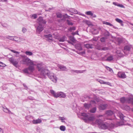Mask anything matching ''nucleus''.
Wrapping results in <instances>:
<instances>
[{
	"mask_svg": "<svg viewBox=\"0 0 133 133\" xmlns=\"http://www.w3.org/2000/svg\"><path fill=\"white\" fill-rule=\"evenodd\" d=\"M37 23L38 25L36 28V31L39 34L44 29V25L46 23V22L43 19L42 17L40 16L37 19Z\"/></svg>",
	"mask_w": 133,
	"mask_h": 133,
	"instance_id": "nucleus-1",
	"label": "nucleus"
},
{
	"mask_svg": "<svg viewBox=\"0 0 133 133\" xmlns=\"http://www.w3.org/2000/svg\"><path fill=\"white\" fill-rule=\"evenodd\" d=\"M91 16L92 17V18H95L96 17V16L95 14H93V13H92V15Z\"/></svg>",
	"mask_w": 133,
	"mask_h": 133,
	"instance_id": "nucleus-62",
	"label": "nucleus"
},
{
	"mask_svg": "<svg viewBox=\"0 0 133 133\" xmlns=\"http://www.w3.org/2000/svg\"><path fill=\"white\" fill-rule=\"evenodd\" d=\"M113 4L117 6L118 4L116 2H113Z\"/></svg>",
	"mask_w": 133,
	"mask_h": 133,
	"instance_id": "nucleus-61",
	"label": "nucleus"
},
{
	"mask_svg": "<svg viewBox=\"0 0 133 133\" xmlns=\"http://www.w3.org/2000/svg\"><path fill=\"white\" fill-rule=\"evenodd\" d=\"M69 39L73 43H75L76 42V40L74 37L72 36H70L69 37Z\"/></svg>",
	"mask_w": 133,
	"mask_h": 133,
	"instance_id": "nucleus-26",
	"label": "nucleus"
},
{
	"mask_svg": "<svg viewBox=\"0 0 133 133\" xmlns=\"http://www.w3.org/2000/svg\"><path fill=\"white\" fill-rule=\"evenodd\" d=\"M85 70H75V73H76L77 74L82 73H83L85 71Z\"/></svg>",
	"mask_w": 133,
	"mask_h": 133,
	"instance_id": "nucleus-36",
	"label": "nucleus"
},
{
	"mask_svg": "<svg viewBox=\"0 0 133 133\" xmlns=\"http://www.w3.org/2000/svg\"><path fill=\"white\" fill-rule=\"evenodd\" d=\"M92 13L91 11H89L85 12V14L88 15H89L91 16L92 15Z\"/></svg>",
	"mask_w": 133,
	"mask_h": 133,
	"instance_id": "nucleus-41",
	"label": "nucleus"
},
{
	"mask_svg": "<svg viewBox=\"0 0 133 133\" xmlns=\"http://www.w3.org/2000/svg\"><path fill=\"white\" fill-rule=\"evenodd\" d=\"M123 109L126 111H128L130 109V107L127 105H124V106Z\"/></svg>",
	"mask_w": 133,
	"mask_h": 133,
	"instance_id": "nucleus-33",
	"label": "nucleus"
},
{
	"mask_svg": "<svg viewBox=\"0 0 133 133\" xmlns=\"http://www.w3.org/2000/svg\"><path fill=\"white\" fill-rule=\"evenodd\" d=\"M57 17V18H61L63 17V15L62 14L60 13H57L56 14Z\"/></svg>",
	"mask_w": 133,
	"mask_h": 133,
	"instance_id": "nucleus-34",
	"label": "nucleus"
},
{
	"mask_svg": "<svg viewBox=\"0 0 133 133\" xmlns=\"http://www.w3.org/2000/svg\"><path fill=\"white\" fill-rule=\"evenodd\" d=\"M132 47V46L131 45H125L124 47V50L126 51H129L130 50V49Z\"/></svg>",
	"mask_w": 133,
	"mask_h": 133,
	"instance_id": "nucleus-12",
	"label": "nucleus"
},
{
	"mask_svg": "<svg viewBox=\"0 0 133 133\" xmlns=\"http://www.w3.org/2000/svg\"><path fill=\"white\" fill-rule=\"evenodd\" d=\"M76 48L79 50H82L81 44L80 43H77L75 45Z\"/></svg>",
	"mask_w": 133,
	"mask_h": 133,
	"instance_id": "nucleus-16",
	"label": "nucleus"
},
{
	"mask_svg": "<svg viewBox=\"0 0 133 133\" xmlns=\"http://www.w3.org/2000/svg\"><path fill=\"white\" fill-rule=\"evenodd\" d=\"M70 71L72 73H75V70L71 69L70 70Z\"/></svg>",
	"mask_w": 133,
	"mask_h": 133,
	"instance_id": "nucleus-63",
	"label": "nucleus"
},
{
	"mask_svg": "<svg viewBox=\"0 0 133 133\" xmlns=\"http://www.w3.org/2000/svg\"><path fill=\"white\" fill-rule=\"evenodd\" d=\"M58 66L59 68L62 71H67V68L63 65H59Z\"/></svg>",
	"mask_w": 133,
	"mask_h": 133,
	"instance_id": "nucleus-10",
	"label": "nucleus"
},
{
	"mask_svg": "<svg viewBox=\"0 0 133 133\" xmlns=\"http://www.w3.org/2000/svg\"><path fill=\"white\" fill-rule=\"evenodd\" d=\"M81 115L84 117V119L85 122H87L88 121H93L94 119V116L89 117L87 114L84 113H81Z\"/></svg>",
	"mask_w": 133,
	"mask_h": 133,
	"instance_id": "nucleus-5",
	"label": "nucleus"
},
{
	"mask_svg": "<svg viewBox=\"0 0 133 133\" xmlns=\"http://www.w3.org/2000/svg\"><path fill=\"white\" fill-rule=\"evenodd\" d=\"M1 37H3V38L4 39H8L10 40L16 41V39H15L14 38H13V36H8L6 37H3L2 36H0Z\"/></svg>",
	"mask_w": 133,
	"mask_h": 133,
	"instance_id": "nucleus-14",
	"label": "nucleus"
},
{
	"mask_svg": "<svg viewBox=\"0 0 133 133\" xmlns=\"http://www.w3.org/2000/svg\"><path fill=\"white\" fill-rule=\"evenodd\" d=\"M46 40L50 42L52 41V38H48L46 39Z\"/></svg>",
	"mask_w": 133,
	"mask_h": 133,
	"instance_id": "nucleus-57",
	"label": "nucleus"
},
{
	"mask_svg": "<svg viewBox=\"0 0 133 133\" xmlns=\"http://www.w3.org/2000/svg\"><path fill=\"white\" fill-rule=\"evenodd\" d=\"M114 127V125L113 124L111 123L110 124H108V129H112Z\"/></svg>",
	"mask_w": 133,
	"mask_h": 133,
	"instance_id": "nucleus-35",
	"label": "nucleus"
},
{
	"mask_svg": "<svg viewBox=\"0 0 133 133\" xmlns=\"http://www.w3.org/2000/svg\"><path fill=\"white\" fill-rule=\"evenodd\" d=\"M3 111L4 112L6 113H8L9 114H11L12 112L8 109L6 108V107H3Z\"/></svg>",
	"mask_w": 133,
	"mask_h": 133,
	"instance_id": "nucleus-20",
	"label": "nucleus"
},
{
	"mask_svg": "<svg viewBox=\"0 0 133 133\" xmlns=\"http://www.w3.org/2000/svg\"><path fill=\"white\" fill-rule=\"evenodd\" d=\"M117 6L120 7L121 8H124V6L123 5L121 4H118Z\"/></svg>",
	"mask_w": 133,
	"mask_h": 133,
	"instance_id": "nucleus-53",
	"label": "nucleus"
},
{
	"mask_svg": "<svg viewBox=\"0 0 133 133\" xmlns=\"http://www.w3.org/2000/svg\"><path fill=\"white\" fill-rule=\"evenodd\" d=\"M67 10L70 12L74 14H77L78 13L76 9H74L70 8L69 10Z\"/></svg>",
	"mask_w": 133,
	"mask_h": 133,
	"instance_id": "nucleus-18",
	"label": "nucleus"
},
{
	"mask_svg": "<svg viewBox=\"0 0 133 133\" xmlns=\"http://www.w3.org/2000/svg\"><path fill=\"white\" fill-rule=\"evenodd\" d=\"M118 116H119L120 119L123 121V122H125L128 119V118L124 116L123 114L121 113H119L118 114Z\"/></svg>",
	"mask_w": 133,
	"mask_h": 133,
	"instance_id": "nucleus-9",
	"label": "nucleus"
},
{
	"mask_svg": "<svg viewBox=\"0 0 133 133\" xmlns=\"http://www.w3.org/2000/svg\"><path fill=\"white\" fill-rule=\"evenodd\" d=\"M115 20L116 22L120 23L121 25H123V21L121 19L118 18H116L115 19Z\"/></svg>",
	"mask_w": 133,
	"mask_h": 133,
	"instance_id": "nucleus-27",
	"label": "nucleus"
},
{
	"mask_svg": "<svg viewBox=\"0 0 133 133\" xmlns=\"http://www.w3.org/2000/svg\"><path fill=\"white\" fill-rule=\"evenodd\" d=\"M102 121L100 119H98L96 120L95 123L96 124L100 126L102 123Z\"/></svg>",
	"mask_w": 133,
	"mask_h": 133,
	"instance_id": "nucleus-21",
	"label": "nucleus"
},
{
	"mask_svg": "<svg viewBox=\"0 0 133 133\" xmlns=\"http://www.w3.org/2000/svg\"><path fill=\"white\" fill-rule=\"evenodd\" d=\"M67 22L68 23V24L69 25H73V23L70 20H67Z\"/></svg>",
	"mask_w": 133,
	"mask_h": 133,
	"instance_id": "nucleus-43",
	"label": "nucleus"
},
{
	"mask_svg": "<svg viewBox=\"0 0 133 133\" xmlns=\"http://www.w3.org/2000/svg\"><path fill=\"white\" fill-rule=\"evenodd\" d=\"M54 9V8L52 7V8H49L48 10H45L46 11H50L51 10H53Z\"/></svg>",
	"mask_w": 133,
	"mask_h": 133,
	"instance_id": "nucleus-55",
	"label": "nucleus"
},
{
	"mask_svg": "<svg viewBox=\"0 0 133 133\" xmlns=\"http://www.w3.org/2000/svg\"><path fill=\"white\" fill-rule=\"evenodd\" d=\"M9 49V50H10L12 52L14 53H16L17 54L16 56L17 57L19 56L18 55L19 54V52L18 51H17L15 50H12V49Z\"/></svg>",
	"mask_w": 133,
	"mask_h": 133,
	"instance_id": "nucleus-31",
	"label": "nucleus"
},
{
	"mask_svg": "<svg viewBox=\"0 0 133 133\" xmlns=\"http://www.w3.org/2000/svg\"><path fill=\"white\" fill-rule=\"evenodd\" d=\"M6 66L5 64L2 62H0V66L2 67H4Z\"/></svg>",
	"mask_w": 133,
	"mask_h": 133,
	"instance_id": "nucleus-48",
	"label": "nucleus"
},
{
	"mask_svg": "<svg viewBox=\"0 0 133 133\" xmlns=\"http://www.w3.org/2000/svg\"><path fill=\"white\" fill-rule=\"evenodd\" d=\"M9 60L11 63L12 64L16 67H17L18 62L16 59H15L14 58L11 57L9 58Z\"/></svg>",
	"mask_w": 133,
	"mask_h": 133,
	"instance_id": "nucleus-6",
	"label": "nucleus"
},
{
	"mask_svg": "<svg viewBox=\"0 0 133 133\" xmlns=\"http://www.w3.org/2000/svg\"><path fill=\"white\" fill-rule=\"evenodd\" d=\"M84 106L86 109H88L91 107V104L90 103H84Z\"/></svg>",
	"mask_w": 133,
	"mask_h": 133,
	"instance_id": "nucleus-22",
	"label": "nucleus"
},
{
	"mask_svg": "<svg viewBox=\"0 0 133 133\" xmlns=\"http://www.w3.org/2000/svg\"><path fill=\"white\" fill-rule=\"evenodd\" d=\"M78 54L80 55H82L84 54H85V52L84 51L81 52H79Z\"/></svg>",
	"mask_w": 133,
	"mask_h": 133,
	"instance_id": "nucleus-59",
	"label": "nucleus"
},
{
	"mask_svg": "<svg viewBox=\"0 0 133 133\" xmlns=\"http://www.w3.org/2000/svg\"><path fill=\"white\" fill-rule=\"evenodd\" d=\"M105 38L104 37H103L101 39L100 41L101 42H105Z\"/></svg>",
	"mask_w": 133,
	"mask_h": 133,
	"instance_id": "nucleus-51",
	"label": "nucleus"
},
{
	"mask_svg": "<svg viewBox=\"0 0 133 133\" xmlns=\"http://www.w3.org/2000/svg\"><path fill=\"white\" fill-rule=\"evenodd\" d=\"M127 98H126L124 97H122L121 98L120 101L121 102L123 103H127Z\"/></svg>",
	"mask_w": 133,
	"mask_h": 133,
	"instance_id": "nucleus-25",
	"label": "nucleus"
},
{
	"mask_svg": "<svg viewBox=\"0 0 133 133\" xmlns=\"http://www.w3.org/2000/svg\"><path fill=\"white\" fill-rule=\"evenodd\" d=\"M29 70L31 72H33L34 70V66L30 65L28 68Z\"/></svg>",
	"mask_w": 133,
	"mask_h": 133,
	"instance_id": "nucleus-28",
	"label": "nucleus"
},
{
	"mask_svg": "<svg viewBox=\"0 0 133 133\" xmlns=\"http://www.w3.org/2000/svg\"><path fill=\"white\" fill-rule=\"evenodd\" d=\"M36 65L37 66V68L38 69V71L40 72V75L41 77L42 76H45V71L47 69H45L44 67H43V64L42 63H38L37 64L33 65Z\"/></svg>",
	"mask_w": 133,
	"mask_h": 133,
	"instance_id": "nucleus-3",
	"label": "nucleus"
},
{
	"mask_svg": "<svg viewBox=\"0 0 133 133\" xmlns=\"http://www.w3.org/2000/svg\"><path fill=\"white\" fill-rule=\"evenodd\" d=\"M117 76L121 78L124 79L127 76L124 72L119 71L117 74Z\"/></svg>",
	"mask_w": 133,
	"mask_h": 133,
	"instance_id": "nucleus-7",
	"label": "nucleus"
},
{
	"mask_svg": "<svg viewBox=\"0 0 133 133\" xmlns=\"http://www.w3.org/2000/svg\"><path fill=\"white\" fill-rule=\"evenodd\" d=\"M57 95V98L59 97L60 98H65L66 97V94L62 92H58Z\"/></svg>",
	"mask_w": 133,
	"mask_h": 133,
	"instance_id": "nucleus-8",
	"label": "nucleus"
},
{
	"mask_svg": "<svg viewBox=\"0 0 133 133\" xmlns=\"http://www.w3.org/2000/svg\"><path fill=\"white\" fill-rule=\"evenodd\" d=\"M22 58L23 63L25 64H29L31 65H34V62L31 60L28 57L25 55H21Z\"/></svg>",
	"mask_w": 133,
	"mask_h": 133,
	"instance_id": "nucleus-4",
	"label": "nucleus"
},
{
	"mask_svg": "<svg viewBox=\"0 0 133 133\" xmlns=\"http://www.w3.org/2000/svg\"><path fill=\"white\" fill-rule=\"evenodd\" d=\"M67 14H65L63 16V18L65 19L66 18H67Z\"/></svg>",
	"mask_w": 133,
	"mask_h": 133,
	"instance_id": "nucleus-60",
	"label": "nucleus"
},
{
	"mask_svg": "<svg viewBox=\"0 0 133 133\" xmlns=\"http://www.w3.org/2000/svg\"><path fill=\"white\" fill-rule=\"evenodd\" d=\"M106 114L108 116H111L113 114V112L111 110H109L106 111Z\"/></svg>",
	"mask_w": 133,
	"mask_h": 133,
	"instance_id": "nucleus-24",
	"label": "nucleus"
},
{
	"mask_svg": "<svg viewBox=\"0 0 133 133\" xmlns=\"http://www.w3.org/2000/svg\"><path fill=\"white\" fill-rule=\"evenodd\" d=\"M78 31H76L75 32H73L72 33V34L73 36L74 35H75L77 34V35H78Z\"/></svg>",
	"mask_w": 133,
	"mask_h": 133,
	"instance_id": "nucleus-54",
	"label": "nucleus"
},
{
	"mask_svg": "<svg viewBox=\"0 0 133 133\" xmlns=\"http://www.w3.org/2000/svg\"><path fill=\"white\" fill-rule=\"evenodd\" d=\"M76 29V28L75 27H71L70 28L69 30L70 31H72V30H75Z\"/></svg>",
	"mask_w": 133,
	"mask_h": 133,
	"instance_id": "nucleus-44",
	"label": "nucleus"
},
{
	"mask_svg": "<svg viewBox=\"0 0 133 133\" xmlns=\"http://www.w3.org/2000/svg\"><path fill=\"white\" fill-rule=\"evenodd\" d=\"M44 36L45 37L47 38H49L50 37H52V35L50 34L48 35H45Z\"/></svg>",
	"mask_w": 133,
	"mask_h": 133,
	"instance_id": "nucleus-42",
	"label": "nucleus"
},
{
	"mask_svg": "<svg viewBox=\"0 0 133 133\" xmlns=\"http://www.w3.org/2000/svg\"><path fill=\"white\" fill-rule=\"evenodd\" d=\"M50 92L55 98H57L58 92L56 93L55 92L52 90H50Z\"/></svg>",
	"mask_w": 133,
	"mask_h": 133,
	"instance_id": "nucleus-19",
	"label": "nucleus"
},
{
	"mask_svg": "<svg viewBox=\"0 0 133 133\" xmlns=\"http://www.w3.org/2000/svg\"><path fill=\"white\" fill-rule=\"evenodd\" d=\"M107 106L106 104H101L99 106V108L100 110H103L105 109Z\"/></svg>",
	"mask_w": 133,
	"mask_h": 133,
	"instance_id": "nucleus-13",
	"label": "nucleus"
},
{
	"mask_svg": "<svg viewBox=\"0 0 133 133\" xmlns=\"http://www.w3.org/2000/svg\"><path fill=\"white\" fill-rule=\"evenodd\" d=\"M22 31L23 33H24L26 31V29L25 28H23L22 29Z\"/></svg>",
	"mask_w": 133,
	"mask_h": 133,
	"instance_id": "nucleus-56",
	"label": "nucleus"
},
{
	"mask_svg": "<svg viewBox=\"0 0 133 133\" xmlns=\"http://www.w3.org/2000/svg\"><path fill=\"white\" fill-rule=\"evenodd\" d=\"M108 48L106 47H105L102 48L101 49V50H102L105 51V50H107L108 49Z\"/></svg>",
	"mask_w": 133,
	"mask_h": 133,
	"instance_id": "nucleus-52",
	"label": "nucleus"
},
{
	"mask_svg": "<svg viewBox=\"0 0 133 133\" xmlns=\"http://www.w3.org/2000/svg\"><path fill=\"white\" fill-rule=\"evenodd\" d=\"M96 107H94L92 108L90 110V112L91 113H94L96 111Z\"/></svg>",
	"mask_w": 133,
	"mask_h": 133,
	"instance_id": "nucleus-40",
	"label": "nucleus"
},
{
	"mask_svg": "<svg viewBox=\"0 0 133 133\" xmlns=\"http://www.w3.org/2000/svg\"><path fill=\"white\" fill-rule=\"evenodd\" d=\"M105 68L108 70L110 72H111L113 71L112 69L110 68L108 66H106Z\"/></svg>",
	"mask_w": 133,
	"mask_h": 133,
	"instance_id": "nucleus-46",
	"label": "nucleus"
},
{
	"mask_svg": "<svg viewBox=\"0 0 133 133\" xmlns=\"http://www.w3.org/2000/svg\"><path fill=\"white\" fill-rule=\"evenodd\" d=\"M103 24H106L107 25H109L110 26H113V25L111 24L110 23L107 22L105 21H103Z\"/></svg>",
	"mask_w": 133,
	"mask_h": 133,
	"instance_id": "nucleus-37",
	"label": "nucleus"
},
{
	"mask_svg": "<svg viewBox=\"0 0 133 133\" xmlns=\"http://www.w3.org/2000/svg\"><path fill=\"white\" fill-rule=\"evenodd\" d=\"M113 59V56L111 55L107 58L106 59V61H110Z\"/></svg>",
	"mask_w": 133,
	"mask_h": 133,
	"instance_id": "nucleus-29",
	"label": "nucleus"
},
{
	"mask_svg": "<svg viewBox=\"0 0 133 133\" xmlns=\"http://www.w3.org/2000/svg\"><path fill=\"white\" fill-rule=\"evenodd\" d=\"M84 46L87 49H92L93 48V45L91 44H87L84 45Z\"/></svg>",
	"mask_w": 133,
	"mask_h": 133,
	"instance_id": "nucleus-23",
	"label": "nucleus"
},
{
	"mask_svg": "<svg viewBox=\"0 0 133 133\" xmlns=\"http://www.w3.org/2000/svg\"><path fill=\"white\" fill-rule=\"evenodd\" d=\"M25 53L28 56H31L32 55V53L29 51H26L25 52Z\"/></svg>",
	"mask_w": 133,
	"mask_h": 133,
	"instance_id": "nucleus-38",
	"label": "nucleus"
},
{
	"mask_svg": "<svg viewBox=\"0 0 133 133\" xmlns=\"http://www.w3.org/2000/svg\"><path fill=\"white\" fill-rule=\"evenodd\" d=\"M96 31V33H95V32H93V34H97L98 33V30H96V29H95L94 31Z\"/></svg>",
	"mask_w": 133,
	"mask_h": 133,
	"instance_id": "nucleus-58",
	"label": "nucleus"
},
{
	"mask_svg": "<svg viewBox=\"0 0 133 133\" xmlns=\"http://www.w3.org/2000/svg\"><path fill=\"white\" fill-rule=\"evenodd\" d=\"M66 37L64 36L62 37L59 38L58 39L60 42H63L65 40Z\"/></svg>",
	"mask_w": 133,
	"mask_h": 133,
	"instance_id": "nucleus-30",
	"label": "nucleus"
},
{
	"mask_svg": "<svg viewBox=\"0 0 133 133\" xmlns=\"http://www.w3.org/2000/svg\"><path fill=\"white\" fill-rule=\"evenodd\" d=\"M100 126V127L102 129H108V124L107 123L104 124L102 123Z\"/></svg>",
	"mask_w": 133,
	"mask_h": 133,
	"instance_id": "nucleus-15",
	"label": "nucleus"
},
{
	"mask_svg": "<svg viewBox=\"0 0 133 133\" xmlns=\"http://www.w3.org/2000/svg\"><path fill=\"white\" fill-rule=\"evenodd\" d=\"M42 120L40 119H38L36 120H33L32 121V123L33 124H36L39 123L41 122Z\"/></svg>",
	"mask_w": 133,
	"mask_h": 133,
	"instance_id": "nucleus-17",
	"label": "nucleus"
},
{
	"mask_svg": "<svg viewBox=\"0 0 133 133\" xmlns=\"http://www.w3.org/2000/svg\"><path fill=\"white\" fill-rule=\"evenodd\" d=\"M127 102L128 103H131L133 100V96H130L128 97L127 98Z\"/></svg>",
	"mask_w": 133,
	"mask_h": 133,
	"instance_id": "nucleus-11",
	"label": "nucleus"
},
{
	"mask_svg": "<svg viewBox=\"0 0 133 133\" xmlns=\"http://www.w3.org/2000/svg\"><path fill=\"white\" fill-rule=\"evenodd\" d=\"M93 39L94 41H96L98 40V38H96L94 37L93 38Z\"/></svg>",
	"mask_w": 133,
	"mask_h": 133,
	"instance_id": "nucleus-64",
	"label": "nucleus"
},
{
	"mask_svg": "<svg viewBox=\"0 0 133 133\" xmlns=\"http://www.w3.org/2000/svg\"><path fill=\"white\" fill-rule=\"evenodd\" d=\"M45 76H42L41 77L42 78H45L46 75H47L49 78L52 81L55 83L57 81V77L54 73L49 72V70H47L45 71Z\"/></svg>",
	"mask_w": 133,
	"mask_h": 133,
	"instance_id": "nucleus-2",
	"label": "nucleus"
},
{
	"mask_svg": "<svg viewBox=\"0 0 133 133\" xmlns=\"http://www.w3.org/2000/svg\"><path fill=\"white\" fill-rule=\"evenodd\" d=\"M116 53L117 55L119 56H122V53H121L120 51H117L116 52Z\"/></svg>",
	"mask_w": 133,
	"mask_h": 133,
	"instance_id": "nucleus-45",
	"label": "nucleus"
},
{
	"mask_svg": "<svg viewBox=\"0 0 133 133\" xmlns=\"http://www.w3.org/2000/svg\"><path fill=\"white\" fill-rule=\"evenodd\" d=\"M28 70H29L28 68H26L23 70V71L25 73L27 74H28L29 73V72H28Z\"/></svg>",
	"mask_w": 133,
	"mask_h": 133,
	"instance_id": "nucleus-47",
	"label": "nucleus"
},
{
	"mask_svg": "<svg viewBox=\"0 0 133 133\" xmlns=\"http://www.w3.org/2000/svg\"><path fill=\"white\" fill-rule=\"evenodd\" d=\"M96 80L99 82L101 84H103L104 81L103 80L98 79H97Z\"/></svg>",
	"mask_w": 133,
	"mask_h": 133,
	"instance_id": "nucleus-49",
	"label": "nucleus"
},
{
	"mask_svg": "<svg viewBox=\"0 0 133 133\" xmlns=\"http://www.w3.org/2000/svg\"><path fill=\"white\" fill-rule=\"evenodd\" d=\"M59 119L61 120V122L63 123H65V121H64L66 119L64 117H59Z\"/></svg>",
	"mask_w": 133,
	"mask_h": 133,
	"instance_id": "nucleus-32",
	"label": "nucleus"
},
{
	"mask_svg": "<svg viewBox=\"0 0 133 133\" xmlns=\"http://www.w3.org/2000/svg\"><path fill=\"white\" fill-rule=\"evenodd\" d=\"M60 129L62 131H64L65 130V127L64 126H61L60 127Z\"/></svg>",
	"mask_w": 133,
	"mask_h": 133,
	"instance_id": "nucleus-39",
	"label": "nucleus"
},
{
	"mask_svg": "<svg viewBox=\"0 0 133 133\" xmlns=\"http://www.w3.org/2000/svg\"><path fill=\"white\" fill-rule=\"evenodd\" d=\"M32 17H33L34 19H36L37 17V15L36 14H34L31 15Z\"/></svg>",
	"mask_w": 133,
	"mask_h": 133,
	"instance_id": "nucleus-50",
	"label": "nucleus"
}]
</instances>
